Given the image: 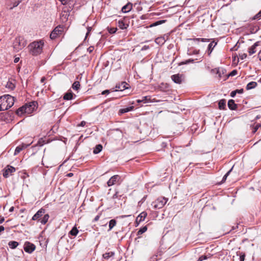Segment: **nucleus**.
I'll return each instance as SVG.
<instances>
[{"mask_svg": "<svg viewBox=\"0 0 261 261\" xmlns=\"http://www.w3.org/2000/svg\"><path fill=\"white\" fill-rule=\"evenodd\" d=\"M60 1L61 2L62 4L65 5V4L66 3V1L67 0H60Z\"/></svg>", "mask_w": 261, "mask_h": 261, "instance_id": "nucleus-63", "label": "nucleus"}, {"mask_svg": "<svg viewBox=\"0 0 261 261\" xmlns=\"http://www.w3.org/2000/svg\"><path fill=\"white\" fill-rule=\"evenodd\" d=\"M43 45L44 42L42 41H35L31 43L29 45L31 54L33 56H37L40 54L42 51Z\"/></svg>", "mask_w": 261, "mask_h": 261, "instance_id": "nucleus-2", "label": "nucleus"}, {"mask_svg": "<svg viewBox=\"0 0 261 261\" xmlns=\"http://www.w3.org/2000/svg\"><path fill=\"white\" fill-rule=\"evenodd\" d=\"M194 60L193 59H189L186 60L184 64H188L189 63L193 62Z\"/></svg>", "mask_w": 261, "mask_h": 261, "instance_id": "nucleus-52", "label": "nucleus"}, {"mask_svg": "<svg viewBox=\"0 0 261 261\" xmlns=\"http://www.w3.org/2000/svg\"><path fill=\"white\" fill-rule=\"evenodd\" d=\"M35 245L29 242H26L24 244L23 249L28 253H32L35 250Z\"/></svg>", "mask_w": 261, "mask_h": 261, "instance_id": "nucleus-9", "label": "nucleus"}, {"mask_svg": "<svg viewBox=\"0 0 261 261\" xmlns=\"http://www.w3.org/2000/svg\"><path fill=\"white\" fill-rule=\"evenodd\" d=\"M80 83L78 81L74 82L72 86V88L75 90H78L80 88Z\"/></svg>", "mask_w": 261, "mask_h": 261, "instance_id": "nucleus-35", "label": "nucleus"}, {"mask_svg": "<svg viewBox=\"0 0 261 261\" xmlns=\"http://www.w3.org/2000/svg\"><path fill=\"white\" fill-rule=\"evenodd\" d=\"M86 124V122L85 121H82L79 125V126H84Z\"/></svg>", "mask_w": 261, "mask_h": 261, "instance_id": "nucleus-50", "label": "nucleus"}, {"mask_svg": "<svg viewBox=\"0 0 261 261\" xmlns=\"http://www.w3.org/2000/svg\"><path fill=\"white\" fill-rule=\"evenodd\" d=\"M167 201V198L164 197H160L152 202L151 206L154 210L160 209L164 207Z\"/></svg>", "mask_w": 261, "mask_h": 261, "instance_id": "nucleus-3", "label": "nucleus"}, {"mask_svg": "<svg viewBox=\"0 0 261 261\" xmlns=\"http://www.w3.org/2000/svg\"><path fill=\"white\" fill-rule=\"evenodd\" d=\"M8 245L10 248L14 249L18 246V243L16 241H10L9 242Z\"/></svg>", "mask_w": 261, "mask_h": 261, "instance_id": "nucleus-29", "label": "nucleus"}, {"mask_svg": "<svg viewBox=\"0 0 261 261\" xmlns=\"http://www.w3.org/2000/svg\"><path fill=\"white\" fill-rule=\"evenodd\" d=\"M73 175V174L72 173H69L66 175V176L72 177Z\"/></svg>", "mask_w": 261, "mask_h": 261, "instance_id": "nucleus-60", "label": "nucleus"}, {"mask_svg": "<svg viewBox=\"0 0 261 261\" xmlns=\"http://www.w3.org/2000/svg\"><path fill=\"white\" fill-rule=\"evenodd\" d=\"M219 108L220 109H224L226 106V101L225 99H221L219 101Z\"/></svg>", "mask_w": 261, "mask_h": 261, "instance_id": "nucleus-32", "label": "nucleus"}, {"mask_svg": "<svg viewBox=\"0 0 261 261\" xmlns=\"http://www.w3.org/2000/svg\"><path fill=\"white\" fill-rule=\"evenodd\" d=\"M115 253L114 252H106L105 254H103V257L105 259H108L111 257H112L114 255Z\"/></svg>", "mask_w": 261, "mask_h": 261, "instance_id": "nucleus-33", "label": "nucleus"}, {"mask_svg": "<svg viewBox=\"0 0 261 261\" xmlns=\"http://www.w3.org/2000/svg\"><path fill=\"white\" fill-rule=\"evenodd\" d=\"M128 85L125 82H122L120 84H118L116 85V91H123L125 89H128Z\"/></svg>", "mask_w": 261, "mask_h": 261, "instance_id": "nucleus-15", "label": "nucleus"}, {"mask_svg": "<svg viewBox=\"0 0 261 261\" xmlns=\"http://www.w3.org/2000/svg\"><path fill=\"white\" fill-rule=\"evenodd\" d=\"M117 29L116 28H111L109 29V32L110 34H114L117 31Z\"/></svg>", "mask_w": 261, "mask_h": 261, "instance_id": "nucleus-45", "label": "nucleus"}, {"mask_svg": "<svg viewBox=\"0 0 261 261\" xmlns=\"http://www.w3.org/2000/svg\"><path fill=\"white\" fill-rule=\"evenodd\" d=\"M73 94L71 92L66 93L64 96L63 99L66 100H69L72 99Z\"/></svg>", "mask_w": 261, "mask_h": 261, "instance_id": "nucleus-26", "label": "nucleus"}, {"mask_svg": "<svg viewBox=\"0 0 261 261\" xmlns=\"http://www.w3.org/2000/svg\"><path fill=\"white\" fill-rule=\"evenodd\" d=\"M109 93H110V91L109 90H106L102 92L101 94L104 95Z\"/></svg>", "mask_w": 261, "mask_h": 261, "instance_id": "nucleus-55", "label": "nucleus"}, {"mask_svg": "<svg viewBox=\"0 0 261 261\" xmlns=\"http://www.w3.org/2000/svg\"><path fill=\"white\" fill-rule=\"evenodd\" d=\"M207 258V256L206 255H201L200 256L197 261H202L203 260L206 259Z\"/></svg>", "mask_w": 261, "mask_h": 261, "instance_id": "nucleus-46", "label": "nucleus"}, {"mask_svg": "<svg viewBox=\"0 0 261 261\" xmlns=\"http://www.w3.org/2000/svg\"><path fill=\"white\" fill-rule=\"evenodd\" d=\"M193 40L195 41H201L202 42H208L209 41V39H206V38H194V39H193Z\"/></svg>", "mask_w": 261, "mask_h": 261, "instance_id": "nucleus-41", "label": "nucleus"}, {"mask_svg": "<svg viewBox=\"0 0 261 261\" xmlns=\"http://www.w3.org/2000/svg\"><path fill=\"white\" fill-rule=\"evenodd\" d=\"M161 37H164V39L165 40V42L168 39V35H165L163 36H161Z\"/></svg>", "mask_w": 261, "mask_h": 261, "instance_id": "nucleus-57", "label": "nucleus"}, {"mask_svg": "<svg viewBox=\"0 0 261 261\" xmlns=\"http://www.w3.org/2000/svg\"><path fill=\"white\" fill-rule=\"evenodd\" d=\"M63 32V28L60 25L56 27L54 30L51 32L50 38L51 39H56L58 35H61Z\"/></svg>", "mask_w": 261, "mask_h": 261, "instance_id": "nucleus-8", "label": "nucleus"}, {"mask_svg": "<svg viewBox=\"0 0 261 261\" xmlns=\"http://www.w3.org/2000/svg\"><path fill=\"white\" fill-rule=\"evenodd\" d=\"M237 73V71L236 70H232L229 74V76H234L236 75Z\"/></svg>", "mask_w": 261, "mask_h": 261, "instance_id": "nucleus-48", "label": "nucleus"}, {"mask_svg": "<svg viewBox=\"0 0 261 261\" xmlns=\"http://www.w3.org/2000/svg\"><path fill=\"white\" fill-rule=\"evenodd\" d=\"M160 100H155V98L151 99L150 96H144L141 99L137 100L138 103L143 102V103H146L148 102H160Z\"/></svg>", "mask_w": 261, "mask_h": 261, "instance_id": "nucleus-10", "label": "nucleus"}, {"mask_svg": "<svg viewBox=\"0 0 261 261\" xmlns=\"http://www.w3.org/2000/svg\"><path fill=\"white\" fill-rule=\"evenodd\" d=\"M99 218H100V215H97V216L94 218L93 221H97L99 219Z\"/></svg>", "mask_w": 261, "mask_h": 261, "instance_id": "nucleus-56", "label": "nucleus"}, {"mask_svg": "<svg viewBox=\"0 0 261 261\" xmlns=\"http://www.w3.org/2000/svg\"><path fill=\"white\" fill-rule=\"evenodd\" d=\"M147 214L146 212H142L137 217L136 222L138 225L140 222L144 221L146 217Z\"/></svg>", "mask_w": 261, "mask_h": 261, "instance_id": "nucleus-14", "label": "nucleus"}, {"mask_svg": "<svg viewBox=\"0 0 261 261\" xmlns=\"http://www.w3.org/2000/svg\"><path fill=\"white\" fill-rule=\"evenodd\" d=\"M199 53V50L195 49L192 48H189L188 50L187 54L189 56H192L193 55H198Z\"/></svg>", "mask_w": 261, "mask_h": 261, "instance_id": "nucleus-23", "label": "nucleus"}, {"mask_svg": "<svg viewBox=\"0 0 261 261\" xmlns=\"http://www.w3.org/2000/svg\"><path fill=\"white\" fill-rule=\"evenodd\" d=\"M27 41L22 37L16 38L13 43V47L17 51L22 49L27 45Z\"/></svg>", "mask_w": 261, "mask_h": 261, "instance_id": "nucleus-4", "label": "nucleus"}, {"mask_svg": "<svg viewBox=\"0 0 261 261\" xmlns=\"http://www.w3.org/2000/svg\"><path fill=\"white\" fill-rule=\"evenodd\" d=\"M155 42L159 45H162L165 43L164 37H158L155 39Z\"/></svg>", "mask_w": 261, "mask_h": 261, "instance_id": "nucleus-24", "label": "nucleus"}, {"mask_svg": "<svg viewBox=\"0 0 261 261\" xmlns=\"http://www.w3.org/2000/svg\"><path fill=\"white\" fill-rule=\"evenodd\" d=\"M261 127V124H259V123H257V124H256L254 126V128H253V133H255V132L257 130V129H258L259 127Z\"/></svg>", "mask_w": 261, "mask_h": 261, "instance_id": "nucleus-44", "label": "nucleus"}, {"mask_svg": "<svg viewBox=\"0 0 261 261\" xmlns=\"http://www.w3.org/2000/svg\"><path fill=\"white\" fill-rule=\"evenodd\" d=\"M6 87L11 89H13L15 88V85L11 82H8L7 84Z\"/></svg>", "mask_w": 261, "mask_h": 261, "instance_id": "nucleus-40", "label": "nucleus"}, {"mask_svg": "<svg viewBox=\"0 0 261 261\" xmlns=\"http://www.w3.org/2000/svg\"><path fill=\"white\" fill-rule=\"evenodd\" d=\"M259 42H256L253 45H252L248 49V53L249 55H252L256 51V48L259 45Z\"/></svg>", "mask_w": 261, "mask_h": 261, "instance_id": "nucleus-17", "label": "nucleus"}, {"mask_svg": "<svg viewBox=\"0 0 261 261\" xmlns=\"http://www.w3.org/2000/svg\"><path fill=\"white\" fill-rule=\"evenodd\" d=\"M19 58L17 57L14 59V63H16L19 61Z\"/></svg>", "mask_w": 261, "mask_h": 261, "instance_id": "nucleus-58", "label": "nucleus"}, {"mask_svg": "<svg viewBox=\"0 0 261 261\" xmlns=\"http://www.w3.org/2000/svg\"><path fill=\"white\" fill-rule=\"evenodd\" d=\"M70 7L67 6L63 7L60 15L61 20L62 22H65L67 21L68 17L70 15Z\"/></svg>", "mask_w": 261, "mask_h": 261, "instance_id": "nucleus-6", "label": "nucleus"}, {"mask_svg": "<svg viewBox=\"0 0 261 261\" xmlns=\"http://www.w3.org/2000/svg\"><path fill=\"white\" fill-rule=\"evenodd\" d=\"M261 18V10L257 13L253 17V20H255V19H259L260 18Z\"/></svg>", "mask_w": 261, "mask_h": 261, "instance_id": "nucleus-42", "label": "nucleus"}, {"mask_svg": "<svg viewBox=\"0 0 261 261\" xmlns=\"http://www.w3.org/2000/svg\"><path fill=\"white\" fill-rule=\"evenodd\" d=\"M49 218V215L45 214L44 215L43 218L40 219V222H41V223L42 224H45L47 222Z\"/></svg>", "mask_w": 261, "mask_h": 261, "instance_id": "nucleus-30", "label": "nucleus"}, {"mask_svg": "<svg viewBox=\"0 0 261 261\" xmlns=\"http://www.w3.org/2000/svg\"><path fill=\"white\" fill-rule=\"evenodd\" d=\"M217 44V42H215L214 41H213L212 42H211L208 45V47H207V54L208 55L210 56L214 49V48L215 47V46Z\"/></svg>", "mask_w": 261, "mask_h": 261, "instance_id": "nucleus-19", "label": "nucleus"}, {"mask_svg": "<svg viewBox=\"0 0 261 261\" xmlns=\"http://www.w3.org/2000/svg\"><path fill=\"white\" fill-rule=\"evenodd\" d=\"M132 9V5L129 3L122 8L121 11L123 13H126L129 12Z\"/></svg>", "mask_w": 261, "mask_h": 261, "instance_id": "nucleus-21", "label": "nucleus"}, {"mask_svg": "<svg viewBox=\"0 0 261 261\" xmlns=\"http://www.w3.org/2000/svg\"><path fill=\"white\" fill-rule=\"evenodd\" d=\"M79 232V230L76 227V226H74L72 229L70 231L69 234L73 236H76Z\"/></svg>", "mask_w": 261, "mask_h": 261, "instance_id": "nucleus-34", "label": "nucleus"}, {"mask_svg": "<svg viewBox=\"0 0 261 261\" xmlns=\"http://www.w3.org/2000/svg\"><path fill=\"white\" fill-rule=\"evenodd\" d=\"M45 213V210L41 208L32 217V220L34 221H40V218Z\"/></svg>", "mask_w": 261, "mask_h": 261, "instance_id": "nucleus-12", "label": "nucleus"}, {"mask_svg": "<svg viewBox=\"0 0 261 261\" xmlns=\"http://www.w3.org/2000/svg\"><path fill=\"white\" fill-rule=\"evenodd\" d=\"M25 111H26V110H25L24 109V106H23L22 107L19 108L17 111H16V114L18 115V116H21L22 114H26L25 113Z\"/></svg>", "mask_w": 261, "mask_h": 261, "instance_id": "nucleus-28", "label": "nucleus"}, {"mask_svg": "<svg viewBox=\"0 0 261 261\" xmlns=\"http://www.w3.org/2000/svg\"><path fill=\"white\" fill-rule=\"evenodd\" d=\"M14 207L13 206H11L10 209H9V212H13L14 211Z\"/></svg>", "mask_w": 261, "mask_h": 261, "instance_id": "nucleus-61", "label": "nucleus"}, {"mask_svg": "<svg viewBox=\"0 0 261 261\" xmlns=\"http://www.w3.org/2000/svg\"><path fill=\"white\" fill-rule=\"evenodd\" d=\"M235 91H236L237 93H239V94H242L244 92L243 89H237V90H236Z\"/></svg>", "mask_w": 261, "mask_h": 261, "instance_id": "nucleus-49", "label": "nucleus"}, {"mask_svg": "<svg viewBox=\"0 0 261 261\" xmlns=\"http://www.w3.org/2000/svg\"><path fill=\"white\" fill-rule=\"evenodd\" d=\"M245 259V254H242L240 256V261H244Z\"/></svg>", "mask_w": 261, "mask_h": 261, "instance_id": "nucleus-54", "label": "nucleus"}, {"mask_svg": "<svg viewBox=\"0 0 261 261\" xmlns=\"http://www.w3.org/2000/svg\"><path fill=\"white\" fill-rule=\"evenodd\" d=\"M149 48V46H146V45H145L143 47H142V50H146L147 49Z\"/></svg>", "mask_w": 261, "mask_h": 261, "instance_id": "nucleus-59", "label": "nucleus"}, {"mask_svg": "<svg viewBox=\"0 0 261 261\" xmlns=\"http://www.w3.org/2000/svg\"><path fill=\"white\" fill-rule=\"evenodd\" d=\"M228 107L231 110H235L237 109V105L233 99H230L228 101Z\"/></svg>", "mask_w": 261, "mask_h": 261, "instance_id": "nucleus-18", "label": "nucleus"}, {"mask_svg": "<svg viewBox=\"0 0 261 261\" xmlns=\"http://www.w3.org/2000/svg\"><path fill=\"white\" fill-rule=\"evenodd\" d=\"M225 72L226 71L222 68H218L217 71V73L218 74V76L220 79L222 77V74H224Z\"/></svg>", "mask_w": 261, "mask_h": 261, "instance_id": "nucleus-37", "label": "nucleus"}, {"mask_svg": "<svg viewBox=\"0 0 261 261\" xmlns=\"http://www.w3.org/2000/svg\"><path fill=\"white\" fill-rule=\"evenodd\" d=\"M117 222L115 219H112L109 223V230H111L116 225Z\"/></svg>", "mask_w": 261, "mask_h": 261, "instance_id": "nucleus-31", "label": "nucleus"}, {"mask_svg": "<svg viewBox=\"0 0 261 261\" xmlns=\"http://www.w3.org/2000/svg\"><path fill=\"white\" fill-rule=\"evenodd\" d=\"M232 168H233V167H232V168H231V169L230 170H229V171H228V172H227V173L224 175V176H223V179H222V181H224L226 179V178H227V176H228V175L229 174V173H230V172L232 171Z\"/></svg>", "mask_w": 261, "mask_h": 261, "instance_id": "nucleus-43", "label": "nucleus"}, {"mask_svg": "<svg viewBox=\"0 0 261 261\" xmlns=\"http://www.w3.org/2000/svg\"><path fill=\"white\" fill-rule=\"evenodd\" d=\"M257 86V83L255 82H251L249 83L246 86L247 90H250L252 88L256 87Z\"/></svg>", "mask_w": 261, "mask_h": 261, "instance_id": "nucleus-27", "label": "nucleus"}, {"mask_svg": "<svg viewBox=\"0 0 261 261\" xmlns=\"http://www.w3.org/2000/svg\"><path fill=\"white\" fill-rule=\"evenodd\" d=\"M31 143L32 142L28 144L22 143L21 145L16 147L15 150L14 155H17L18 154L21 150L28 147Z\"/></svg>", "mask_w": 261, "mask_h": 261, "instance_id": "nucleus-16", "label": "nucleus"}, {"mask_svg": "<svg viewBox=\"0 0 261 261\" xmlns=\"http://www.w3.org/2000/svg\"><path fill=\"white\" fill-rule=\"evenodd\" d=\"M15 168L10 165H7L3 170V175L5 178H8L12 175L13 173L15 172Z\"/></svg>", "mask_w": 261, "mask_h": 261, "instance_id": "nucleus-7", "label": "nucleus"}, {"mask_svg": "<svg viewBox=\"0 0 261 261\" xmlns=\"http://www.w3.org/2000/svg\"><path fill=\"white\" fill-rule=\"evenodd\" d=\"M5 220V219L4 217H2L0 219V224H2Z\"/></svg>", "mask_w": 261, "mask_h": 261, "instance_id": "nucleus-62", "label": "nucleus"}, {"mask_svg": "<svg viewBox=\"0 0 261 261\" xmlns=\"http://www.w3.org/2000/svg\"><path fill=\"white\" fill-rule=\"evenodd\" d=\"M102 149V146L101 144L97 145L93 149V153L97 154L99 153Z\"/></svg>", "mask_w": 261, "mask_h": 261, "instance_id": "nucleus-25", "label": "nucleus"}, {"mask_svg": "<svg viewBox=\"0 0 261 261\" xmlns=\"http://www.w3.org/2000/svg\"><path fill=\"white\" fill-rule=\"evenodd\" d=\"M14 102V97L9 95L0 97V111H3L10 108Z\"/></svg>", "mask_w": 261, "mask_h": 261, "instance_id": "nucleus-1", "label": "nucleus"}, {"mask_svg": "<svg viewBox=\"0 0 261 261\" xmlns=\"http://www.w3.org/2000/svg\"><path fill=\"white\" fill-rule=\"evenodd\" d=\"M118 26L120 29L124 30L128 27V24L124 22L123 20H119L118 22Z\"/></svg>", "mask_w": 261, "mask_h": 261, "instance_id": "nucleus-22", "label": "nucleus"}, {"mask_svg": "<svg viewBox=\"0 0 261 261\" xmlns=\"http://www.w3.org/2000/svg\"><path fill=\"white\" fill-rule=\"evenodd\" d=\"M120 177L118 175H115L112 176L108 181L107 185L109 187L116 184L120 180Z\"/></svg>", "mask_w": 261, "mask_h": 261, "instance_id": "nucleus-13", "label": "nucleus"}, {"mask_svg": "<svg viewBox=\"0 0 261 261\" xmlns=\"http://www.w3.org/2000/svg\"><path fill=\"white\" fill-rule=\"evenodd\" d=\"M169 88V86L167 84L162 83L160 86V89L162 91H165Z\"/></svg>", "mask_w": 261, "mask_h": 261, "instance_id": "nucleus-36", "label": "nucleus"}, {"mask_svg": "<svg viewBox=\"0 0 261 261\" xmlns=\"http://www.w3.org/2000/svg\"><path fill=\"white\" fill-rule=\"evenodd\" d=\"M164 21H165V20L157 21L153 23L152 24H150V27H155V26L158 25L159 24H161L163 23Z\"/></svg>", "mask_w": 261, "mask_h": 261, "instance_id": "nucleus-39", "label": "nucleus"}, {"mask_svg": "<svg viewBox=\"0 0 261 261\" xmlns=\"http://www.w3.org/2000/svg\"><path fill=\"white\" fill-rule=\"evenodd\" d=\"M236 94H237V92H236V91L235 90L232 91L230 93V96L232 97H234L236 96Z\"/></svg>", "mask_w": 261, "mask_h": 261, "instance_id": "nucleus-51", "label": "nucleus"}, {"mask_svg": "<svg viewBox=\"0 0 261 261\" xmlns=\"http://www.w3.org/2000/svg\"><path fill=\"white\" fill-rule=\"evenodd\" d=\"M134 107L133 106H130L127 108L121 109L119 111V114L121 115L125 113L128 112L130 111H132L134 109Z\"/></svg>", "mask_w": 261, "mask_h": 261, "instance_id": "nucleus-20", "label": "nucleus"}, {"mask_svg": "<svg viewBox=\"0 0 261 261\" xmlns=\"http://www.w3.org/2000/svg\"><path fill=\"white\" fill-rule=\"evenodd\" d=\"M24 109L26 110L25 113L27 115L32 114L37 108V102L32 101L26 103L24 106Z\"/></svg>", "mask_w": 261, "mask_h": 261, "instance_id": "nucleus-5", "label": "nucleus"}, {"mask_svg": "<svg viewBox=\"0 0 261 261\" xmlns=\"http://www.w3.org/2000/svg\"><path fill=\"white\" fill-rule=\"evenodd\" d=\"M94 49V47L93 46H90L88 49H87V51L91 53L93 51Z\"/></svg>", "mask_w": 261, "mask_h": 261, "instance_id": "nucleus-53", "label": "nucleus"}, {"mask_svg": "<svg viewBox=\"0 0 261 261\" xmlns=\"http://www.w3.org/2000/svg\"><path fill=\"white\" fill-rule=\"evenodd\" d=\"M239 56H240V58L241 59L243 60L247 57V54L243 53V54H242L241 55L240 54Z\"/></svg>", "mask_w": 261, "mask_h": 261, "instance_id": "nucleus-47", "label": "nucleus"}, {"mask_svg": "<svg viewBox=\"0 0 261 261\" xmlns=\"http://www.w3.org/2000/svg\"><path fill=\"white\" fill-rule=\"evenodd\" d=\"M147 230V227L146 226H145L143 227L142 228H141L137 232V235L139 236L142 234H143L144 232H146Z\"/></svg>", "mask_w": 261, "mask_h": 261, "instance_id": "nucleus-38", "label": "nucleus"}, {"mask_svg": "<svg viewBox=\"0 0 261 261\" xmlns=\"http://www.w3.org/2000/svg\"><path fill=\"white\" fill-rule=\"evenodd\" d=\"M171 79L175 83L180 84L184 81V76L182 74H176L171 76Z\"/></svg>", "mask_w": 261, "mask_h": 261, "instance_id": "nucleus-11", "label": "nucleus"}, {"mask_svg": "<svg viewBox=\"0 0 261 261\" xmlns=\"http://www.w3.org/2000/svg\"><path fill=\"white\" fill-rule=\"evenodd\" d=\"M258 56V57L259 58V60H261V50L259 52Z\"/></svg>", "mask_w": 261, "mask_h": 261, "instance_id": "nucleus-64", "label": "nucleus"}]
</instances>
